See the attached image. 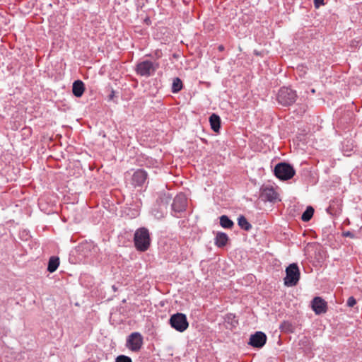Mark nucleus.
<instances>
[{
  "label": "nucleus",
  "mask_w": 362,
  "mask_h": 362,
  "mask_svg": "<svg viewBox=\"0 0 362 362\" xmlns=\"http://www.w3.org/2000/svg\"><path fill=\"white\" fill-rule=\"evenodd\" d=\"M262 197L265 201L272 202L278 199V194L272 187H267L263 189Z\"/></svg>",
  "instance_id": "12"
},
{
  "label": "nucleus",
  "mask_w": 362,
  "mask_h": 362,
  "mask_svg": "<svg viewBox=\"0 0 362 362\" xmlns=\"http://www.w3.org/2000/svg\"><path fill=\"white\" fill-rule=\"evenodd\" d=\"M356 300L353 296L349 297L346 302V304L349 307H353L356 305Z\"/></svg>",
  "instance_id": "24"
},
{
  "label": "nucleus",
  "mask_w": 362,
  "mask_h": 362,
  "mask_svg": "<svg viewBox=\"0 0 362 362\" xmlns=\"http://www.w3.org/2000/svg\"><path fill=\"white\" fill-rule=\"evenodd\" d=\"M158 68V62L146 59L137 63L135 71L137 75L148 78L153 76Z\"/></svg>",
  "instance_id": "1"
},
{
  "label": "nucleus",
  "mask_w": 362,
  "mask_h": 362,
  "mask_svg": "<svg viewBox=\"0 0 362 362\" xmlns=\"http://www.w3.org/2000/svg\"><path fill=\"white\" fill-rule=\"evenodd\" d=\"M314 214V209L312 206H308L305 211L303 213L301 216V219L305 221H309L313 217Z\"/></svg>",
  "instance_id": "21"
},
{
  "label": "nucleus",
  "mask_w": 362,
  "mask_h": 362,
  "mask_svg": "<svg viewBox=\"0 0 362 362\" xmlns=\"http://www.w3.org/2000/svg\"><path fill=\"white\" fill-rule=\"evenodd\" d=\"M144 338L141 333L138 332L130 334L126 341V346L134 352H138L142 347Z\"/></svg>",
  "instance_id": "7"
},
{
  "label": "nucleus",
  "mask_w": 362,
  "mask_h": 362,
  "mask_svg": "<svg viewBox=\"0 0 362 362\" xmlns=\"http://www.w3.org/2000/svg\"><path fill=\"white\" fill-rule=\"evenodd\" d=\"M187 206V198L185 194H179L173 199L171 205L173 214L177 216V214H180L185 211Z\"/></svg>",
  "instance_id": "8"
},
{
  "label": "nucleus",
  "mask_w": 362,
  "mask_h": 362,
  "mask_svg": "<svg viewBox=\"0 0 362 362\" xmlns=\"http://www.w3.org/2000/svg\"><path fill=\"white\" fill-rule=\"evenodd\" d=\"M146 179L147 173L142 169H139L132 175V183L136 186H141L145 183Z\"/></svg>",
  "instance_id": "11"
},
{
  "label": "nucleus",
  "mask_w": 362,
  "mask_h": 362,
  "mask_svg": "<svg viewBox=\"0 0 362 362\" xmlns=\"http://www.w3.org/2000/svg\"><path fill=\"white\" fill-rule=\"evenodd\" d=\"M136 248L141 252L147 250L150 245V236L148 230L145 228L137 229L134 238Z\"/></svg>",
  "instance_id": "2"
},
{
  "label": "nucleus",
  "mask_w": 362,
  "mask_h": 362,
  "mask_svg": "<svg viewBox=\"0 0 362 362\" xmlns=\"http://www.w3.org/2000/svg\"><path fill=\"white\" fill-rule=\"evenodd\" d=\"M266 334L262 332L258 331L250 336L248 344L255 348H262L266 344Z\"/></svg>",
  "instance_id": "9"
},
{
  "label": "nucleus",
  "mask_w": 362,
  "mask_h": 362,
  "mask_svg": "<svg viewBox=\"0 0 362 362\" xmlns=\"http://www.w3.org/2000/svg\"><path fill=\"white\" fill-rule=\"evenodd\" d=\"M342 235L344 237H349L351 238H354V234L353 233L350 232V231L343 232Z\"/></svg>",
  "instance_id": "26"
},
{
  "label": "nucleus",
  "mask_w": 362,
  "mask_h": 362,
  "mask_svg": "<svg viewBox=\"0 0 362 362\" xmlns=\"http://www.w3.org/2000/svg\"><path fill=\"white\" fill-rule=\"evenodd\" d=\"M59 265V259L57 257L52 256L48 262L47 271L50 273L54 272Z\"/></svg>",
  "instance_id": "18"
},
{
  "label": "nucleus",
  "mask_w": 362,
  "mask_h": 362,
  "mask_svg": "<svg viewBox=\"0 0 362 362\" xmlns=\"http://www.w3.org/2000/svg\"><path fill=\"white\" fill-rule=\"evenodd\" d=\"M311 92H312V93H315V89H312V90H311Z\"/></svg>",
  "instance_id": "28"
},
{
  "label": "nucleus",
  "mask_w": 362,
  "mask_h": 362,
  "mask_svg": "<svg viewBox=\"0 0 362 362\" xmlns=\"http://www.w3.org/2000/svg\"><path fill=\"white\" fill-rule=\"evenodd\" d=\"M300 270L296 263L289 264L286 269V276L284 279V285L288 287L296 286L300 279Z\"/></svg>",
  "instance_id": "3"
},
{
  "label": "nucleus",
  "mask_w": 362,
  "mask_h": 362,
  "mask_svg": "<svg viewBox=\"0 0 362 362\" xmlns=\"http://www.w3.org/2000/svg\"><path fill=\"white\" fill-rule=\"evenodd\" d=\"M327 302L321 297H315L312 300V308L317 315L327 312Z\"/></svg>",
  "instance_id": "10"
},
{
  "label": "nucleus",
  "mask_w": 362,
  "mask_h": 362,
  "mask_svg": "<svg viewBox=\"0 0 362 362\" xmlns=\"http://www.w3.org/2000/svg\"><path fill=\"white\" fill-rule=\"evenodd\" d=\"M151 213L156 218L160 219L166 214L167 207L165 206L157 205L156 204L152 209Z\"/></svg>",
  "instance_id": "15"
},
{
  "label": "nucleus",
  "mask_w": 362,
  "mask_h": 362,
  "mask_svg": "<svg viewBox=\"0 0 362 362\" xmlns=\"http://www.w3.org/2000/svg\"><path fill=\"white\" fill-rule=\"evenodd\" d=\"M274 175L281 180H288L295 175V170L293 166L286 163H278L274 170Z\"/></svg>",
  "instance_id": "6"
},
{
  "label": "nucleus",
  "mask_w": 362,
  "mask_h": 362,
  "mask_svg": "<svg viewBox=\"0 0 362 362\" xmlns=\"http://www.w3.org/2000/svg\"><path fill=\"white\" fill-rule=\"evenodd\" d=\"M209 122L211 129L215 132H218L221 127V119L220 117L216 114H212L209 117Z\"/></svg>",
  "instance_id": "16"
},
{
  "label": "nucleus",
  "mask_w": 362,
  "mask_h": 362,
  "mask_svg": "<svg viewBox=\"0 0 362 362\" xmlns=\"http://www.w3.org/2000/svg\"><path fill=\"white\" fill-rule=\"evenodd\" d=\"M169 324L179 332H185L189 327L186 315L181 313L172 315L169 320Z\"/></svg>",
  "instance_id": "5"
},
{
  "label": "nucleus",
  "mask_w": 362,
  "mask_h": 362,
  "mask_svg": "<svg viewBox=\"0 0 362 362\" xmlns=\"http://www.w3.org/2000/svg\"><path fill=\"white\" fill-rule=\"evenodd\" d=\"M218 49H219L220 51H223V50L224 49V47H223V45H219V46H218Z\"/></svg>",
  "instance_id": "27"
},
{
  "label": "nucleus",
  "mask_w": 362,
  "mask_h": 362,
  "mask_svg": "<svg viewBox=\"0 0 362 362\" xmlns=\"http://www.w3.org/2000/svg\"><path fill=\"white\" fill-rule=\"evenodd\" d=\"M115 362H132L130 357L120 355L117 357Z\"/></svg>",
  "instance_id": "23"
},
{
  "label": "nucleus",
  "mask_w": 362,
  "mask_h": 362,
  "mask_svg": "<svg viewBox=\"0 0 362 362\" xmlns=\"http://www.w3.org/2000/svg\"><path fill=\"white\" fill-rule=\"evenodd\" d=\"M238 224L240 228L248 231L252 228V225L247 221L246 218L241 215L238 218Z\"/></svg>",
  "instance_id": "19"
},
{
  "label": "nucleus",
  "mask_w": 362,
  "mask_h": 362,
  "mask_svg": "<svg viewBox=\"0 0 362 362\" xmlns=\"http://www.w3.org/2000/svg\"><path fill=\"white\" fill-rule=\"evenodd\" d=\"M297 98V94L295 90L288 88L282 87L278 92L277 100L279 103L284 106H288L293 104Z\"/></svg>",
  "instance_id": "4"
},
{
  "label": "nucleus",
  "mask_w": 362,
  "mask_h": 362,
  "mask_svg": "<svg viewBox=\"0 0 362 362\" xmlns=\"http://www.w3.org/2000/svg\"><path fill=\"white\" fill-rule=\"evenodd\" d=\"M228 240V237L225 233H218L215 238V244L219 247H223L226 245Z\"/></svg>",
  "instance_id": "17"
},
{
  "label": "nucleus",
  "mask_w": 362,
  "mask_h": 362,
  "mask_svg": "<svg viewBox=\"0 0 362 362\" xmlns=\"http://www.w3.org/2000/svg\"><path fill=\"white\" fill-rule=\"evenodd\" d=\"M220 225L224 228H231L234 223L228 216L223 215L220 217Z\"/></svg>",
  "instance_id": "20"
},
{
  "label": "nucleus",
  "mask_w": 362,
  "mask_h": 362,
  "mask_svg": "<svg viewBox=\"0 0 362 362\" xmlns=\"http://www.w3.org/2000/svg\"><path fill=\"white\" fill-rule=\"evenodd\" d=\"M84 90V84L81 81L77 80L73 83L72 92L76 97L79 98L82 96Z\"/></svg>",
  "instance_id": "14"
},
{
  "label": "nucleus",
  "mask_w": 362,
  "mask_h": 362,
  "mask_svg": "<svg viewBox=\"0 0 362 362\" xmlns=\"http://www.w3.org/2000/svg\"><path fill=\"white\" fill-rule=\"evenodd\" d=\"M172 199V194L168 192H160L156 201L157 205L165 206L168 207L169 202Z\"/></svg>",
  "instance_id": "13"
},
{
  "label": "nucleus",
  "mask_w": 362,
  "mask_h": 362,
  "mask_svg": "<svg viewBox=\"0 0 362 362\" xmlns=\"http://www.w3.org/2000/svg\"><path fill=\"white\" fill-rule=\"evenodd\" d=\"M182 88V82L179 78H175L172 84V92L175 93Z\"/></svg>",
  "instance_id": "22"
},
{
  "label": "nucleus",
  "mask_w": 362,
  "mask_h": 362,
  "mask_svg": "<svg viewBox=\"0 0 362 362\" xmlns=\"http://www.w3.org/2000/svg\"><path fill=\"white\" fill-rule=\"evenodd\" d=\"M325 0H314V4L316 8L325 4Z\"/></svg>",
  "instance_id": "25"
}]
</instances>
